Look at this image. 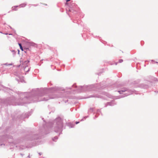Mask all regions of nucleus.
<instances>
[{"label":"nucleus","mask_w":158,"mask_h":158,"mask_svg":"<svg viewBox=\"0 0 158 158\" xmlns=\"http://www.w3.org/2000/svg\"><path fill=\"white\" fill-rule=\"evenodd\" d=\"M19 46L20 49L22 51H23V47L21 45V44L19 43Z\"/></svg>","instance_id":"f257e3e1"},{"label":"nucleus","mask_w":158,"mask_h":158,"mask_svg":"<svg viewBox=\"0 0 158 158\" xmlns=\"http://www.w3.org/2000/svg\"><path fill=\"white\" fill-rule=\"evenodd\" d=\"M123 61V60H119L118 62L120 63H121Z\"/></svg>","instance_id":"f03ea898"},{"label":"nucleus","mask_w":158,"mask_h":158,"mask_svg":"<svg viewBox=\"0 0 158 158\" xmlns=\"http://www.w3.org/2000/svg\"><path fill=\"white\" fill-rule=\"evenodd\" d=\"M71 0H66V2H68L70 1Z\"/></svg>","instance_id":"7ed1b4c3"},{"label":"nucleus","mask_w":158,"mask_h":158,"mask_svg":"<svg viewBox=\"0 0 158 158\" xmlns=\"http://www.w3.org/2000/svg\"><path fill=\"white\" fill-rule=\"evenodd\" d=\"M26 6V4H23V6Z\"/></svg>","instance_id":"20e7f679"},{"label":"nucleus","mask_w":158,"mask_h":158,"mask_svg":"<svg viewBox=\"0 0 158 158\" xmlns=\"http://www.w3.org/2000/svg\"><path fill=\"white\" fill-rule=\"evenodd\" d=\"M68 2H66V5H68V3H67Z\"/></svg>","instance_id":"39448f33"},{"label":"nucleus","mask_w":158,"mask_h":158,"mask_svg":"<svg viewBox=\"0 0 158 158\" xmlns=\"http://www.w3.org/2000/svg\"><path fill=\"white\" fill-rule=\"evenodd\" d=\"M79 123V122H76V124H77V123Z\"/></svg>","instance_id":"423d86ee"}]
</instances>
